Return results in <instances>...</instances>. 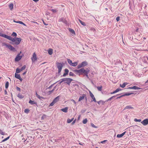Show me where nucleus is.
I'll return each mask as SVG.
<instances>
[{
    "label": "nucleus",
    "instance_id": "60",
    "mask_svg": "<svg viewBox=\"0 0 148 148\" xmlns=\"http://www.w3.org/2000/svg\"><path fill=\"white\" fill-rule=\"evenodd\" d=\"M71 101H72L75 104H76V102L74 100L72 99H71Z\"/></svg>",
    "mask_w": 148,
    "mask_h": 148
},
{
    "label": "nucleus",
    "instance_id": "45",
    "mask_svg": "<svg viewBox=\"0 0 148 148\" xmlns=\"http://www.w3.org/2000/svg\"><path fill=\"white\" fill-rule=\"evenodd\" d=\"M132 93H126L123 95V96H129L131 95Z\"/></svg>",
    "mask_w": 148,
    "mask_h": 148
},
{
    "label": "nucleus",
    "instance_id": "52",
    "mask_svg": "<svg viewBox=\"0 0 148 148\" xmlns=\"http://www.w3.org/2000/svg\"><path fill=\"white\" fill-rule=\"evenodd\" d=\"M116 20L118 22L120 20V17L117 16L116 18Z\"/></svg>",
    "mask_w": 148,
    "mask_h": 148
},
{
    "label": "nucleus",
    "instance_id": "24",
    "mask_svg": "<svg viewBox=\"0 0 148 148\" xmlns=\"http://www.w3.org/2000/svg\"><path fill=\"white\" fill-rule=\"evenodd\" d=\"M68 110V108L66 107L65 108L62 109L61 110L64 112H67Z\"/></svg>",
    "mask_w": 148,
    "mask_h": 148
},
{
    "label": "nucleus",
    "instance_id": "2",
    "mask_svg": "<svg viewBox=\"0 0 148 148\" xmlns=\"http://www.w3.org/2000/svg\"><path fill=\"white\" fill-rule=\"evenodd\" d=\"M58 69V73L60 75V73L63 66V64L61 63L58 62L56 63Z\"/></svg>",
    "mask_w": 148,
    "mask_h": 148
},
{
    "label": "nucleus",
    "instance_id": "62",
    "mask_svg": "<svg viewBox=\"0 0 148 148\" xmlns=\"http://www.w3.org/2000/svg\"><path fill=\"white\" fill-rule=\"evenodd\" d=\"M106 141V140H104L103 141H101V143H104Z\"/></svg>",
    "mask_w": 148,
    "mask_h": 148
},
{
    "label": "nucleus",
    "instance_id": "27",
    "mask_svg": "<svg viewBox=\"0 0 148 148\" xmlns=\"http://www.w3.org/2000/svg\"><path fill=\"white\" fill-rule=\"evenodd\" d=\"M74 118H73L71 119H68L67 120V122L68 123H71L74 120Z\"/></svg>",
    "mask_w": 148,
    "mask_h": 148
},
{
    "label": "nucleus",
    "instance_id": "39",
    "mask_svg": "<svg viewBox=\"0 0 148 148\" xmlns=\"http://www.w3.org/2000/svg\"><path fill=\"white\" fill-rule=\"evenodd\" d=\"M29 110L28 109H26L24 110V112L26 113H28L29 112Z\"/></svg>",
    "mask_w": 148,
    "mask_h": 148
},
{
    "label": "nucleus",
    "instance_id": "12",
    "mask_svg": "<svg viewBox=\"0 0 148 148\" xmlns=\"http://www.w3.org/2000/svg\"><path fill=\"white\" fill-rule=\"evenodd\" d=\"M141 123L144 125H146L148 124V118L144 120L141 122Z\"/></svg>",
    "mask_w": 148,
    "mask_h": 148
},
{
    "label": "nucleus",
    "instance_id": "11",
    "mask_svg": "<svg viewBox=\"0 0 148 148\" xmlns=\"http://www.w3.org/2000/svg\"><path fill=\"white\" fill-rule=\"evenodd\" d=\"M22 56H20V53L18 54L15 58V61H19L22 58Z\"/></svg>",
    "mask_w": 148,
    "mask_h": 148
},
{
    "label": "nucleus",
    "instance_id": "32",
    "mask_svg": "<svg viewBox=\"0 0 148 148\" xmlns=\"http://www.w3.org/2000/svg\"><path fill=\"white\" fill-rule=\"evenodd\" d=\"M67 61L69 63V64L70 65H71V64H72V62L71 60L70 59H67Z\"/></svg>",
    "mask_w": 148,
    "mask_h": 148
},
{
    "label": "nucleus",
    "instance_id": "17",
    "mask_svg": "<svg viewBox=\"0 0 148 148\" xmlns=\"http://www.w3.org/2000/svg\"><path fill=\"white\" fill-rule=\"evenodd\" d=\"M128 88L130 89H133L135 90H138L141 89L140 88L137 87L135 86H134L133 87H129Z\"/></svg>",
    "mask_w": 148,
    "mask_h": 148
},
{
    "label": "nucleus",
    "instance_id": "55",
    "mask_svg": "<svg viewBox=\"0 0 148 148\" xmlns=\"http://www.w3.org/2000/svg\"><path fill=\"white\" fill-rule=\"evenodd\" d=\"M16 88V89L17 90H18L20 92L21 91V89L20 88L18 87H17Z\"/></svg>",
    "mask_w": 148,
    "mask_h": 148
},
{
    "label": "nucleus",
    "instance_id": "3",
    "mask_svg": "<svg viewBox=\"0 0 148 148\" xmlns=\"http://www.w3.org/2000/svg\"><path fill=\"white\" fill-rule=\"evenodd\" d=\"M2 45L3 46H5L6 47L8 48L11 51H14L15 49V48L12 47V45L9 44H8L5 43H3Z\"/></svg>",
    "mask_w": 148,
    "mask_h": 148
},
{
    "label": "nucleus",
    "instance_id": "14",
    "mask_svg": "<svg viewBox=\"0 0 148 148\" xmlns=\"http://www.w3.org/2000/svg\"><path fill=\"white\" fill-rule=\"evenodd\" d=\"M85 98H86V100L87 98L86 95L83 94L81 96H80L78 100V101H80L84 99Z\"/></svg>",
    "mask_w": 148,
    "mask_h": 148
},
{
    "label": "nucleus",
    "instance_id": "34",
    "mask_svg": "<svg viewBox=\"0 0 148 148\" xmlns=\"http://www.w3.org/2000/svg\"><path fill=\"white\" fill-rule=\"evenodd\" d=\"M102 86H97V88L98 90L99 91H101L102 90Z\"/></svg>",
    "mask_w": 148,
    "mask_h": 148
},
{
    "label": "nucleus",
    "instance_id": "16",
    "mask_svg": "<svg viewBox=\"0 0 148 148\" xmlns=\"http://www.w3.org/2000/svg\"><path fill=\"white\" fill-rule=\"evenodd\" d=\"M0 36L4 37L8 39H9V38H10V36H8L6 34H3L1 32H0Z\"/></svg>",
    "mask_w": 148,
    "mask_h": 148
},
{
    "label": "nucleus",
    "instance_id": "9",
    "mask_svg": "<svg viewBox=\"0 0 148 148\" xmlns=\"http://www.w3.org/2000/svg\"><path fill=\"white\" fill-rule=\"evenodd\" d=\"M32 62H34L37 59L36 55L35 53H34L32 57L31 58Z\"/></svg>",
    "mask_w": 148,
    "mask_h": 148
},
{
    "label": "nucleus",
    "instance_id": "5",
    "mask_svg": "<svg viewBox=\"0 0 148 148\" xmlns=\"http://www.w3.org/2000/svg\"><path fill=\"white\" fill-rule=\"evenodd\" d=\"M88 64L87 62L86 61H84L81 64H79L77 66L78 69H79L82 67L85 66Z\"/></svg>",
    "mask_w": 148,
    "mask_h": 148
},
{
    "label": "nucleus",
    "instance_id": "46",
    "mask_svg": "<svg viewBox=\"0 0 148 148\" xmlns=\"http://www.w3.org/2000/svg\"><path fill=\"white\" fill-rule=\"evenodd\" d=\"M0 134L2 135H4L5 134V133L4 132H3L2 130H0Z\"/></svg>",
    "mask_w": 148,
    "mask_h": 148
},
{
    "label": "nucleus",
    "instance_id": "42",
    "mask_svg": "<svg viewBox=\"0 0 148 148\" xmlns=\"http://www.w3.org/2000/svg\"><path fill=\"white\" fill-rule=\"evenodd\" d=\"M17 97L20 98H23V97L22 96V95L20 94H18L17 95Z\"/></svg>",
    "mask_w": 148,
    "mask_h": 148
},
{
    "label": "nucleus",
    "instance_id": "4",
    "mask_svg": "<svg viewBox=\"0 0 148 148\" xmlns=\"http://www.w3.org/2000/svg\"><path fill=\"white\" fill-rule=\"evenodd\" d=\"M64 82L65 83L67 84L68 85H70L71 82L73 81V79L70 78H63Z\"/></svg>",
    "mask_w": 148,
    "mask_h": 148
},
{
    "label": "nucleus",
    "instance_id": "20",
    "mask_svg": "<svg viewBox=\"0 0 148 148\" xmlns=\"http://www.w3.org/2000/svg\"><path fill=\"white\" fill-rule=\"evenodd\" d=\"M126 132H125L121 134H118L117 135V137L118 138H120L123 137L125 134Z\"/></svg>",
    "mask_w": 148,
    "mask_h": 148
},
{
    "label": "nucleus",
    "instance_id": "29",
    "mask_svg": "<svg viewBox=\"0 0 148 148\" xmlns=\"http://www.w3.org/2000/svg\"><path fill=\"white\" fill-rule=\"evenodd\" d=\"M36 97L40 99L41 98L44 99V98L43 97H41L40 96V95H38L37 92L36 93Z\"/></svg>",
    "mask_w": 148,
    "mask_h": 148
},
{
    "label": "nucleus",
    "instance_id": "31",
    "mask_svg": "<svg viewBox=\"0 0 148 148\" xmlns=\"http://www.w3.org/2000/svg\"><path fill=\"white\" fill-rule=\"evenodd\" d=\"M116 97V96H113L111 97L109 99H108L106 101V102H108L110 101L112 99H113V98Z\"/></svg>",
    "mask_w": 148,
    "mask_h": 148
},
{
    "label": "nucleus",
    "instance_id": "43",
    "mask_svg": "<svg viewBox=\"0 0 148 148\" xmlns=\"http://www.w3.org/2000/svg\"><path fill=\"white\" fill-rule=\"evenodd\" d=\"M46 117V115L45 114H43L41 118V119L42 120H43Z\"/></svg>",
    "mask_w": 148,
    "mask_h": 148
},
{
    "label": "nucleus",
    "instance_id": "44",
    "mask_svg": "<svg viewBox=\"0 0 148 148\" xmlns=\"http://www.w3.org/2000/svg\"><path fill=\"white\" fill-rule=\"evenodd\" d=\"M9 138H10V136H8V137H7V138H5L4 139H3L2 141V142H5L6 140H8Z\"/></svg>",
    "mask_w": 148,
    "mask_h": 148
},
{
    "label": "nucleus",
    "instance_id": "8",
    "mask_svg": "<svg viewBox=\"0 0 148 148\" xmlns=\"http://www.w3.org/2000/svg\"><path fill=\"white\" fill-rule=\"evenodd\" d=\"M82 74H84V76L86 73H88L90 70L88 69H85L84 68H82Z\"/></svg>",
    "mask_w": 148,
    "mask_h": 148
},
{
    "label": "nucleus",
    "instance_id": "28",
    "mask_svg": "<svg viewBox=\"0 0 148 148\" xmlns=\"http://www.w3.org/2000/svg\"><path fill=\"white\" fill-rule=\"evenodd\" d=\"M79 21L80 23L83 25L85 26H86V25L85 23L83 22L81 20L79 19Z\"/></svg>",
    "mask_w": 148,
    "mask_h": 148
},
{
    "label": "nucleus",
    "instance_id": "50",
    "mask_svg": "<svg viewBox=\"0 0 148 148\" xmlns=\"http://www.w3.org/2000/svg\"><path fill=\"white\" fill-rule=\"evenodd\" d=\"M59 83L60 84L62 82H64L63 78L61 79L59 81Z\"/></svg>",
    "mask_w": 148,
    "mask_h": 148
},
{
    "label": "nucleus",
    "instance_id": "57",
    "mask_svg": "<svg viewBox=\"0 0 148 148\" xmlns=\"http://www.w3.org/2000/svg\"><path fill=\"white\" fill-rule=\"evenodd\" d=\"M51 11H52L53 12H56V10H55L52 9L51 10Z\"/></svg>",
    "mask_w": 148,
    "mask_h": 148
},
{
    "label": "nucleus",
    "instance_id": "21",
    "mask_svg": "<svg viewBox=\"0 0 148 148\" xmlns=\"http://www.w3.org/2000/svg\"><path fill=\"white\" fill-rule=\"evenodd\" d=\"M59 99H60V96H58L57 97H56L53 99V101L54 103H56V102H57V101H58L59 100Z\"/></svg>",
    "mask_w": 148,
    "mask_h": 148
},
{
    "label": "nucleus",
    "instance_id": "48",
    "mask_svg": "<svg viewBox=\"0 0 148 148\" xmlns=\"http://www.w3.org/2000/svg\"><path fill=\"white\" fill-rule=\"evenodd\" d=\"M57 82L53 84H51V85H50L49 87L47 88V89H50L53 86V85L55 84Z\"/></svg>",
    "mask_w": 148,
    "mask_h": 148
},
{
    "label": "nucleus",
    "instance_id": "23",
    "mask_svg": "<svg viewBox=\"0 0 148 148\" xmlns=\"http://www.w3.org/2000/svg\"><path fill=\"white\" fill-rule=\"evenodd\" d=\"M29 103L31 104L32 105H33L34 104H35L36 105H37V102H35V101H32L31 100H30L29 101Z\"/></svg>",
    "mask_w": 148,
    "mask_h": 148
},
{
    "label": "nucleus",
    "instance_id": "41",
    "mask_svg": "<svg viewBox=\"0 0 148 148\" xmlns=\"http://www.w3.org/2000/svg\"><path fill=\"white\" fill-rule=\"evenodd\" d=\"M12 36H13L16 37L17 36V34L16 33L13 32L12 34Z\"/></svg>",
    "mask_w": 148,
    "mask_h": 148
},
{
    "label": "nucleus",
    "instance_id": "18",
    "mask_svg": "<svg viewBox=\"0 0 148 148\" xmlns=\"http://www.w3.org/2000/svg\"><path fill=\"white\" fill-rule=\"evenodd\" d=\"M69 70L67 69H66L64 70V74L63 75V76L65 77L66 75H67L69 73Z\"/></svg>",
    "mask_w": 148,
    "mask_h": 148
},
{
    "label": "nucleus",
    "instance_id": "54",
    "mask_svg": "<svg viewBox=\"0 0 148 148\" xmlns=\"http://www.w3.org/2000/svg\"><path fill=\"white\" fill-rule=\"evenodd\" d=\"M123 95H122L120 96L119 97H117L116 99H119L121 97H123Z\"/></svg>",
    "mask_w": 148,
    "mask_h": 148
},
{
    "label": "nucleus",
    "instance_id": "25",
    "mask_svg": "<svg viewBox=\"0 0 148 148\" xmlns=\"http://www.w3.org/2000/svg\"><path fill=\"white\" fill-rule=\"evenodd\" d=\"M78 62H75L73 63H72V64H71V66H75L77 65L78 64Z\"/></svg>",
    "mask_w": 148,
    "mask_h": 148
},
{
    "label": "nucleus",
    "instance_id": "19",
    "mask_svg": "<svg viewBox=\"0 0 148 148\" xmlns=\"http://www.w3.org/2000/svg\"><path fill=\"white\" fill-rule=\"evenodd\" d=\"M114 63L115 65H117L119 64H122L121 61L119 60H114Z\"/></svg>",
    "mask_w": 148,
    "mask_h": 148
},
{
    "label": "nucleus",
    "instance_id": "63",
    "mask_svg": "<svg viewBox=\"0 0 148 148\" xmlns=\"http://www.w3.org/2000/svg\"><path fill=\"white\" fill-rule=\"evenodd\" d=\"M143 6H144V8H145L147 7V5L145 4H143Z\"/></svg>",
    "mask_w": 148,
    "mask_h": 148
},
{
    "label": "nucleus",
    "instance_id": "58",
    "mask_svg": "<svg viewBox=\"0 0 148 148\" xmlns=\"http://www.w3.org/2000/svg\"><path fill=\"white\" fill-rule=\"evenodd\" d=\"M52 93V92L51 90L49 91L48 92V93L49 95L51 94Z\"/></svg>",
    "mask_w": 148,
    "mask_h": 148
},
{
    "label": "nucleus",
    "instance_id": "6",
    "mask_svg": "<svg viewBox=\"0 0 148 148\" xmlns=\"http://www.w3.org/2000/svg\"><path fill=\"white\" fill-rule=\"evenodd\" d=\"M82 68L79 70H74L73 71L76 74L78 75L79 76L82 75Z\"/></svg>",
    "mask_w": 148,
    "mask_h": 148
},
{
    "label": "nucleus",
    "instance_id": "51",
    "mask_svg": "<svg viewBox=\"0 0 148 148\" xmlns=\"http://www.w3.org/2000/svg\"><path fill=\"white\" fill-rule=\"evenodd\" d=\"M55 103L53 101L49 105V106H52Z\"/></svg>",
    "mask_w": 148,
    "mask_h": 148
},
{
    "label": "nucleus",
    "instance_id": "36",
    "mask_svg": "<svg viewBox=\"0 0 148 148\" xmlns=\"http://www.w3.org/2000/svg\"><path fill=\"white\" fill-rule=\"evenodd\" d=\"M133 108V107L131 106H126L125 108V109H132Z\"/></svg>",
    "mask_w": 148,
    "mask_h": 148
},
{
    "label": "nucleus",
    "instance_id": "37",
    "mask_svg": "<svg viewBox=\"0 0 148 148\" xmlns=\"http://www.w3.org/2000/svg\"><path fill=\"white\" fill-rule=\"evenodd\" d=\"M69 30L72 34H75V32L73 29H69Z\"/></svg>",
    "mask_w": 148,
    "mask_h": 148
},
{
    "label": "nucleus",
    "instance_id": "13",
    "mask_svg": "<svg viewBox=\"0 0 148 148\" xmlns=\"http://www.w3.org/2000/svg\"><path fill=\"white\" fill-rule=\"evenodd\" d=\"M59 21L62 22L65 24H67V21L63 18H59Z\"/></svg>",
    "mask_w": 148,
    "mask_h": 148
},
{
    "label": "nucleus",
    "instance_id": "61",
    "mask_svg": "<svg viewBox=\"0 0 148 148\" xmlns=\"http://www.w3.org/2000/svg\"><path fill=\"white\" fill-rule=\"evenodd\" d=\"M88 73H86V74L85 75H85L88 78L89 77L88 75Z\"/></svg>",
    "mask_w": 148,
    "mask_h": 148
},
{
    "label": "nucleus",
    "instance_id": "22",
    "mask_svg": "<svg viewBox=\"0 0 148 148\" xmlns=\"http://www.w3.org/2000/svg\"><path fill=\"white\" fill-rule=\"evenodd\" d=\"M128 83L127 82H124L122 84H120V86L122 88H124L125 86L128 84Z\"/></svg>",
    "mask_w": 148,
    "mask_h": 148
},
{
    "label": "nucleus",
    "instance_id": "26",
    "mask_svg": "<svg viewBox=\"0 0 148 148\" xmlns=\"http://www.w3.org/2000/svg\"><path fill=\"white\" fill-rule=\"evenodd\" d=\"M9 7L10 10H12L13 7V5L12 3H11L9 5Z\"/></svg>",
    "mask_w": 148,
    "mask_h": 148
},
{
    "label": "nucleus",
    "instance_id": "64",
    "mask_svg": "<svg viewBox=\"0 0 148 148\" xmlns=\"http://www.w3.org/2000/svg\"><path fill=\"white\" fill-rule=\"evenodd\" d=\"M55 88H56V86L53 88V90H51L52 92L54 90Z\"/></svg>",
    "mask_w": 148,
    "mask_h": 148
},
{
    "label": "nucleus",
    "instance_id": "38",
    "mask_svg": "<svg viewBox=\"0 0 148 148\" xmlns=\"http://www.w3.org/2000/svg\"><path fill=\"white\" fill-rule=\"evenodd\" d=\"M69 75L70 76H75V75L73 72H69Z\"/></svg>",
    "mask_w": 148,
    "mask_h": 148
},
{
    "label": "nucleus",
    "instance_id": "10",
    "mask_svg": "<svg viewBox=\"0 0 148 148\" xmlns=\"http://www.w3.org/2000/svg\"><path fill=\"white\" fill-rule=\"evenodd\" d=\"M89 93L90 94V97H91L92 99H93L92 100V101H93L95 102H96V100L95 98L94 97V95L92 93V92L90 91H89Z\"/></svg>",
    "mask_w": 148,
    "mask_h": 148
},
{
    "label": "nucleus",
    "instance_id": "59",
    "mask_svg": "<svg viewBox=\"0 0 148 148\" xmlns=\"http://www.w3.org/2000/svg\"><path fill=\"white\" fill-rule=\"evenodd\" d=\"M116 93V92L115 91V90L114 91L112 92H111L110 93L111 94H114L115 93Z\"/></svg>",
    "mask_w": 148,
    "mask_h": 148
},
{
    "label": "nucleus",
    "instance_id": "56",
    "mask_svg": "<svg viewBox=\"0 0 148 148\" xmlns=\"http://www.w3.org/2000/svg\"><path fill=\"white\" fill-rule=\"evenodd\" d=\"M76 119H75V120H74L73 122L71 124L72 125H73L75 122Z\"/></svg>",
    "mask_w": 148,
    "mask_h": 148
},
{
    "label": "nucleus",
    "instance_id": "49",
    "mask_svg": "<svg viewBox=\"0 0 148 148\" xmlns=\"http://www.w3.org/2000/svg\"><path fill=\"white\" fill-rule=\"evenodd\" d=\"M91 124L92 127L95 128H96L97 127L95 125H94V124H93V123H91Z\"/></svg>",
    "mask_w": 148,
    "mask_h": 148
},
{
    "label": "nucleus",
    "instance_id": "47",
    "mask_svg": "<svg viewBox=\"0 0 148 148\" xmlns=\"http://www.w3.org/2000/svg\"><path fill=\"white\" fill-rule=\"evenodd\" d=\"M18 23H19L20 24H22L23 25H25V24L23 22H22V21H18Z\"/></svg>",
    "mask_w": 148,
    "mask_h": 148
},
{
    "label": "nucleus",
    "instance_id": "15",
    "mask_svg": "<svg viewBox=\"0 0 148 148\" xmlns=\"http://www.w3.org/2000/svg\"><path fill=\"white\" fill-rule=\"evenodd\" d=\"M17 73H16L15 74V77L19 79L21 82H22L23 80L20 77L19 74H17Z\"/></svg>",
    "mask_w": 148,
    "mask_h": 148
},
{
    "label": "nucleus",
    "instance_id": "33",
    "mask_svg": "<svg viewBox=\"0 0 148 148\" xmlns=\"http://www.w3.org/2000/svg\"><path fill=\"white\" fill-rule=\"evenodd\" d=\"M9 86V82L7 81L6 82L5 84V88L6 89H7Z\"/></svg>",
    "mask_w": 148,
    "mask_h": 148
},
{
    "label": "nucleus",
    "instance_id": "1",
    "mask_svg": "<svg viewBox=\"0 0 148 148\" xmlns=\"http://www.w3.org/2000/svg\"><path fill=\"white\" fill-rule=\"evenodd\" d=\"M10 38L9 39V40H11L13 42H15V44L16 45H18L21 42V39L20 38H12L10 36L9 37Z\"/></svg>",
    "mask_w": 148,
    "mask_h": 148
},
{
    "label": "nucleus",
    "instance_id": "53",
    "mask_svg": "<svg viewBox=\"0 0 148 148\" xmlns=\"http://www.w3.org/2000/svg\"><path fill=\"white\" fill-rule=\"evenodd\" d=\"M121 89L120 88H117L115 91L116 92V93L117 92L121 90Z\"/></svg>",
    "mask_w": 148,
    "mask_h": 148
},
{
    "label": "nucleus",
    "instance_id": "30",
    "mask_svg": "<svg viewBox=\"0 0 148 148\" xmlns=\"http://www.w3.org/2000/svg\"><path fill=\"white\" fill-rule=\"evenodd\" d=\"M48 53L50 55H52L53 53V50L51 49H49Z\"/></svg>",
    "mask_w": 148,
    "mask_h": 148
},
{
    "label": "nucleus",
    "instance_id": "7",
    "mask_svg": "<svg viewBox=\"0 0 148 148\" xmlns=\"http://www.w3.org/2000/svg\"><path fill=\"white\" fill-rule=\"evenodd\" d=\"M26 66L24 65L21 69L17 68L16 70V73H20L21 71L24 70L26 68Z\"/></svg>",
    "mask_w": 148,
    "mask_h": 148
},
{
    "label": "nucleus",
    "instance_id": "35",
    "mask_svg": "<svg viewBox=\"0 0 148 148\" xmlns=\"http://www.w3.org/2000/svg\"><path fill=\"white\" fill-rule=\"evenodd\" d=\"M87 121H88L87 119H85L83 120L82 121V123L83 124H85L87 123Z\"/></svg>",
    "mask_w": 148,
    "mask_h": 148
},
{
    "label": "nucleus",
    "instance_id": "40",
    "mask_svg": "<svg viewBox=\"0 0 148 148\" xmlns=\"http://www.w3.org/2000/svg\"><path fill=\"white\" fill-rule=\"evenodd\" d=\"M134 121L135 122H140L141 121V119H134Z\"/></svg>",
    "mask_w": 148,
    "mask_h": 148
}]
</instances>
